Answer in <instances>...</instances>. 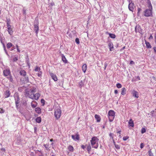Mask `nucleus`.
<instances>
[{
    "instance_id": "f257e3e1",
    "label": "nucleus",
    "mask_w": 156,
    "mask_h": 156,
    "mask_svg": "<svg viewBox=\"0 0 156 156\" xmlns=\"http://www.w3.org/2000/svg\"><path fill=\"white\" fill-rule=\"evenodd\" d=\"M147 8L144 11V16L146 17H149L152 16V7L150 0L147 1Z\"/></svg>"
},
{
    "instance_id": "f03ea898",
    "label": "nucleus",
    "mask_w": 156,
    "mask_h": 156,
    "mask_svg": "<svg viewBox=\"0 0 156 156\" xmlns=\"http://www.w3.org/2000/svg\"><path fill=\"white\" fill-rule=\"evenodd\" d=\"M99 139L96 136L93 137L90 142L91 146L93 148L97 149L99 146L98 144Z\"/></svg>"
},
{
    "instance_id": "7ed1b4c3",
    "label": "nucleus",
    "mask_w": 156,
    "mask_h": 156,
    "mask_svg": "<svg viewBox=\"0 0 156 156\" xmlns=\"http://www.w3.org/2000/svg\"><path fill=\"white\" fill-rule=\"evenodd\" d=\"M54 115L56 119H59L61 114V108L59 106H57L55 108L54 110Z\"/></svg>"
},
{
    "instance_id": "20e7f679",
    "label": "nucleus",
    "mask_w": 156,
    "mask_h": 156,
    "mask_svg": "<svg viewBox=\"0 0 156 156\" xmlns=\"http://www.w3.org/2000/svg\"><path fill=\"white\" fill-rule=\"evenodd\" d=\"M36 90L35 88L33 87L30 90L26 91L25 94L26 96L30 98V96L33 95L34 93L36 92Z\"/></svg>"
},
{
    "instance_id": "39448f33",
    "label": "nucleus",
    "mask_w": 156,
    "mask_h": 156,
    "mask_svg": "<svg viewBox=\"0 0 156 156\" xmlns=\"http://www.w3.org/2000/svg\"><path fill=\"white\" fill-rule=\"evenodd\" d=\"M115 112L112 110H110L108 112L109 121L111 122L113 120L115 117Z\"/></svg>"
},
{
    "instance_id": "423d86ee",
    "label": "nucleus",
    "mask_w": 156,
    "mask_h": 156,
    "mask_svg": "<svg viewBox=\"0 0 156 156\" xmlns=\"http://www.w3.org/2000/svg\"><path fill=\"white\" fill-rule=\"evenodd\" d=\"M40 96V94L37 93L35 94H34L33 96H30V98L32 99H35V100H37L38 99Z\"/></svg>"
},
{
    "instance_id": "0eeeda50",
    "label": "nucleus",
    "mask_w": 156,
    "mask_h": 156,
    "mask_svg": "<svg viewBox=\"0 0 156 156\" xmlns=\"http://www.w3.org/2000/svg\"><path fill=\"white\" fill-rule=\"evenodd\" d=\"M7 31L8 32L9 34L11 35L13 34V31L12 30V28L11 26L10 25L9 23H7Z\"/></svg>"
},
{
    "instance_id": "6e6552de",
    "label": "nucleus",
    "mask_w": 156,
    "mask_h": 156,
    "mask_svg": "<svg viewBox=\"0 0 156 156\" xmlns=\"http://www.w3.org/2000/svg\"><path fill=\"white\" fill-rule=\"evenodd\" d=\"M128 7L130 11L133 12L135 6H134V3L131 2L129 4Z\"/></svg>"
},
{
    "instance_id": "1a4fd4ad",
    "label": "nucleus",
    "mask_w": 156,
    "mask_h": 156,
    "mask_svg": "<svg viewBox=\"0 0 156 156\" xmlns=\"http://www.w3.org/2000/svg\"><path fill=\"white\" fill-rule=\"evenodd\" d=\"M3 73L5 76H7L10 74V72L9 68L5 69L3 71Z\"/></svg>"
},
{
    "instance_id": "9d476101",
    "label": "nucleus",
    "mask_w": 156,
    "mask_h": 156,
    "mask_svg": "<svg viewBox=\"0 0 156 156\" xmlns=\"http://www.w3.org/2000/svg\"><path fill=\"white\" fill-rule=\"evenodd\" d=\"M132 95L133 97L137 98L138 97V92L134 90H133L132 91Z\"/></svg>"
},
{
    "instance_id": "9b49d317",
    "label": "nucleus",
    "mask_w": 156,
    "mask_h": 156,
    "mask_svg": "<svg viewBox=\"0 0 156 156\" xmlns=\"http://www.w3.org/2000/svg\"><path fill=\"white\" fill-rule=\"evenodd\" d=\"M50 75L52 78L55 81H57L58 80L57 77L56 76L52 73H50Z\"/></svg>"
},
{
    "instance_id": "f8f14e48",
    "label": "nucleus",
    "mask_w": 156,
    "mask_h": 156,
    "mask_svg": "<svg viewBox=\"0 0 156 156\" xmlns=\"http://www.w3.org/2000/svg\"><path fill=\"white\" fill-rule=\"evenodd\" d=\"M135 31L136 32H138L140 33H141L142 30L141 28L139 26H136L135 28Z\"/></svg>"
},
{
    "instance_id": "ddd939ff",
    "label": "nucleus",
    "mask_w": 156,
    "mask_h": 156,
    "mask_svg": "<svg viewBox=\"0 0 156 156\" xmlns=\"http://www.w3.org/2000/svg\"><path fill=\"white\" fill-rule=\"evenodd\" d=\"M34 30L35 31L36 34L37 35L39 30V27L38 24L34 25Z\"/></svg>"
},
{
    "instance_id": "4468645a",
    "label": "nucleus",
    "mask_w": 156,
    "mask_h": 156,
    "mask_svg": "<svg viewBox=\"0 0 156 156\" xmlns=\"http://www.w3.org/2000/svg\"><path fill=\"white\" fill-rule=\"evenodd\" d=\"M72 139L75 141L79 140V138L78 135H73L72 136Z\"/></svg>"
},
{
    "instance_id": "2eb2a0df",
    "label": "nucleus",
    "mask_w": 156,
    "mask_h": 156,
    "mask_svg": "<svg viewBox=\"0 0 156 156\" xmlns=\"http://www.w3.org/2000/svg\"><path fill=\"white\" fill-rule=\"evenodd\" d=\"M15 103L16 106V107H17L18 106V104L19 103V98L17 96L16 97H15Z\"/></svg>"
},
{
    "instance_id": "dca6fc26",
    "label": "nucleus",
    "mask_w": 156,
    "mask_h": 156,
    "mask_svg": "<svg viewBox=\"0 0 156 156\" xmlns=\"http://www.w3.org/2000/svg\"><path fill=\"white\" fill-rule=\"evenodd\" d=\"M129 125V126L133 127L134 125L133 121L132 119H130L128 122Z\"/></svg>"
},
{
    "instance_id": "f3484780",
    "label": "nucleus",
    "mask_w": 156,
    "mask_h": 156,
    "mask_svg": "<svg viewBox=\"0 0 156 156\" xmlns=\"http://www.w3.org/2000/svg\"><path fill=\"white\" fill-rule=\"evenodd\" d=\"M5 98L9 97L10 95V91L9 90H6L4 93Z\"/></svg>"
},
{
    "instance_id": "a211bd4d",
    "label": "nucleus",
    "mask_w": 156,
    "mask_h": 156,
    "mask_svg": "<svg viewBox=\"0 0 156 156\" xmlns=\"http://www.w3.org/2000/svg\"><path fill=\"white\" fill-rule=\"evenodd\" d=\"M20 74L21 75L24 76L26 75V72L24 70H21L20 71Z\"/></svg>"
},
{
    "instance_id": "6ab92c4d",
    "label": "nucleus",
    "mask_w": 156,
    "mask_h": 156,
    "mask_svg": "<svg viewBox=\"0 0 156 156\" xmlns=\"http://www.w3.org/2000/svg\"><path fill=\"white\" fill-rule=\"evenodd\" d=\"M126 89L124 87L122 88V91L121 92V94L124 95L126 94Z\"/></svg>"
},
{
    "instance_id": "aec40b11",
    "label": "nucleus",
    "mask_w": 156,
    "mask_h": 156,
    "mask_svg": "<svg viewBox=\"0 0 156 156\" xmlns=\"http://www.w3.org/2000/svg\"><path fill=\"white\" fill-rule=\"evenodd\" d=\"M87 68V65L86 64H84L82 66V70L84 73H85Z\"/></svg>"
},
{
    "instance_id": "412c9836",
    "label": "nucleus",
    "mask_w": 156,
    "mask_h": 156,
    "mask_svg": "<svg viewBox=\"0 0 156 156\" xmlns=\"http://www.w3.org/2000/svg\"><path fill=\"white\" fill-rule=\"evenodd\" d=\"M108 46L110 48V51H112L113 50V45L112 43H110L108 44Z\"/></svg>"
},
{
    "instance_id": "4be33fe9",
    "label": "nucleus",
    "mask_w": 156,
    "mask_h": 156,
    "mask_svg": "<svg viewBox=\"0 0 156 156\" xmlns=\"http://www.w3.org/2000/svg\"><path fill=\"white\" fill-rule=\"evenodd\" d=\"M35 112L38 114L41 113V109L40 108H36L35 109Z\"/></svg>"
},
{
    "instance_id": "5701e85b",
    "label": "nucleus",
    "mask_w": 156,
    "mask_h": 156,
    "mask_svg": "<svg viewBox=\"0 0 156 156\" xmlns=\"http://www.w3.org/2000/svg\"><path fill=\"white\" fill-rule=\"evenodd\" d=\"M37 102L35 101H32L31 103V106L33 108H35L37 106Z\"/></svg>"
},
{
    "instance_id": "b1692460",
    "label": "nucleus",
    "mask_w": 156,
    "mask_h": 156,
    "mask_svg": "<svg viewBox=\"0 0 156 156\" xmlns=\"http://www.w3.org/2000/svg\"><path fill=\"white\" fill-rule=\"evenodd\" d=\"M95 118L97 120V121L98 122H100L101 120V118L100 116L97 115H95Z\"/></svg>"
},
{
    "instance_id": "393cba45",
    "label": "nucleus",
    "mask_w": 156,
    "mask_h": 156,
    "mask_svg": "<svg viewBox=\"0 0 156 156\" xmlns=\"http://www.w3.org/2000/svg\"><path fill=\"white\" fill-rule=\"evenodd\" d=\"M145 43L146 44V46L147 48H151V46L150 44V43L146 41H145Z\"/></svg>"
},
{
    "instance_id": "a878e982",
    "label": "nucleus",
    "mask_w": 156,
    "mask_h": 156,
    "mask_svg": "<svg viewBox=\"0 0 156 156\" xmlns=\"http://www.w3.org/2000/svg\"><path fill=\"white\" fill-rule=\"evenodd\" d=\"M62 61L65 63H67V60H66V57L64 55H62Z\"/></svg>"
},
{
    "instance_id": "bb28decb",
    "label": "nucleus",
    "mask_w": 156,
    "mask_h": 156,
    "mask_svg": "<svg viewBox=\"0 0 156 156\" xmlns=\"http://www.w3.org/2000/svg\"><path fill=\"white\" fill-rule=\"evenodd\" d=\"M68 149L71 152L73 151L74 149L73 146H69L68 147Z\"/></svg>"
},
{
    "instance_id": "cd10ccee",
    "label": "nucleus",
    "mask_w": 156,
    "mask_h": 156,
    "mask_svg": "<svg viewBox=\"0 0 156 156\" xmlns=\"http://www.w3.org/2000/svg\"><path fill=\"white\" fill-rule=\"evenodd\" d=\"M36 122L38 123H40L41 122V117H38L36 119Z\"/></svg>"
},
{
    "instance_id": "c85d7f7f",
    "label": "nucleus",
    "mask_w": 156,
    "mask_h": 156,
    "mask_svg": "<svg viewBox=\"0 0 156 156\" xmlns=\"http://www.w3.org/2000/svg\"><path fill=\"white\" fill-rule=\"evenodd\" d=\"M109 36L111 38L113 39H114L116 37L115 35L113 34H109Z\"/></svg>"
},
{
    "instance_id": "c756f323",
    "label": "nucleus",
    "mask_w": 156,
    "mask_h": 156,
    "mask_svg": "<svg viewBox=\"0 0 156 156\" xmlns=\"http://www.w3.org/2000/svg\"><path fill=\"white\" fill-rule=\"evenodd\" d=\"M13 46V45L11 43H8L7 44V47L8 48H9Z\"/></svg>"
},
{
    "instance_id": "7c9ffc66",
    "label": "nucleus",
    "mask_w": 156,
    "mask_h": 156,
    "mask_svg": "<svg viewBox=\"0 0 156 156\" xmlns=\"http://www.w3.org/2000/svg\"><path fill=\"white\" fill-rule=\"evenodd\" d=\"M8 78L11 82L12 83L14 82V80L13 79L12 76L11 75H9V77Z\"/></svg>"
},
{
    "instance_id": "2f4dec72",
    "label": "nucleus",
    "mask_w": 156,
    "mask_h": 156,
    "mask_svg": "<svg viewBox=\"0 0 156 156\" xmlns=\"http://www.w3.org/2000/svg\"><path fill=\"white\" fill-rule=\"evenodd\" d=\"M87 146V150L89 153L91 151V147L90 144L88 145H86Z\"/></svg>"
},
{
    "instance_id": "473e14b6",
    "label": "nucleus",
    "mask_w": 156,
    "mask_h": 156,
    "mask_svg": "<svg viewBox=\"0 0 156 156\" xmlns=\"http://www.w3.org/2000/svg\"><path fill=\"white\" fill-rule=\"evenodd\" d=\"M79 87H81L83 86L84 83L83 80H81V81L79 83Z\"/></svg>"
},
{
    "instance_id": "72a5a7b5",
    "label": "nucleus",
    "mask_w": 156,
    "mask_h": 156,
    "mask_svg": "<svg viewBox=\"0 0 156 156\" xmlns=\"http://www.w3.org/2000/svg\"><path fill=\"white\" fill-rule=\"evenodd\" d=\"M34 70L35 71L39 72L41 71V69L38 66H36Z\"/></svg>"
},
{
    "instance_id": "f704fd0d",
    "label": "nucleus",
    "mask_w": 156,
    "mask_h": 156,
    "mask_svg": "<svg viewBox=\"0 0 156 156\" xmlns=\"http://www.w3.org/2000/svg\"><path fill=\"white\" fill-rule=\"evenodd\" d=\"M146 132V129L144 128H142L141 130V133L142 134L145 133Z\"/></svg>"
},
{
    "instance_id": "c9c22d12",
    "label": "nucleus",
    "mask_w": 156,
    "mask_h": 156,
    "mask_svg": "<svg viewBox=\"0 0 156 156\" xmlns=\"http://www.w3.org/2000/svg\"><path fill=\"white\" fill-rule=\"evenodd\" d=\"M116 87L117 88H120L122 87V86L121 84L118 83L116 84Z\"/></svg>"
},
{
    "instance_id": "e433bc0d",
    "label": "nucleus",
    "mask_w": 156,
    "mask_h": 156,
    "mask_svg": "<svg viewBox=\"0 0 156 156\" xmlns=\"http://www.w3.org/2000/svg\"><path fill=\"white\" fill-rule=\"evenodd\" d=\"M129 138V137L127 136H124L123 138V140L124 141L127 140Z\"/></svg>"
},
{
    "instance_id": "4c0bfd02",
    "label": "nucleus",
    "mask_w": 156,
    "mask_h": 156,
    "mask_svg": "<svg viewBox=\"0 0 156 156\" xmlns=\"http://www.w3.org/2000/svg\"><path fill=\"white\" fill-rule=\"evenodd\" d=\"M115 148L117 149H119L120 148V146L116 144H115Z\"/></svg>"
},
{
    "instance_id": "58836bf2",
    "label": "nucleus",
    "mask_w": 156,
    "mask_h": 156,
    "mask_svg": "<svg viewBox=\"0 0 156 156\" xmlns=\"http://www.w3.org/2000/svg\"><path fill=\"white\" fill-rule=\"evenodd\" d=\"M75 42L77 44H79L80 41L79 39L78 38H76L75 40Z\"/></svg>"
},
{
    "instance_id": "ea45409f",
    "label": "nucleus",
    "mask_w": 156,
    "mask_h": 156,
    "mask_svg": "<svg viewBox=\"0 0 156 156\" xmlns=\"http://www.w3.org/2000/svg\"><path fill=\"white\" fill-rule=\"evenodd\" d=\"M149 156H153V154L152 153H151V150H150L148 151Z\"/></svg>"
},
{
    "instance_id": "a19ab883",
    "label": "nucleus",
    "mask_w": 156,
    "mask_h": 156,
    "mask_svg": "<svg viewBox=\"0 0 156 156\" xmlns=\"http://www.w3.org/2000/svg\"><path fill=\"white\" fill-rule=\"evenodd\" d=\"M42 74V72L41 71H40L39 72V73H38L37 75L39 77L41 76Z\"/></svg>"
},
{
    "instance_id": "79ce46f5",
    "label": "nucleus",
    "mask_w": 156,
    "mask_h": 156,
    "mask_svg": "<svg viewBox=\"0 0 156 156\" xmlns=\"http://www.w3.org/2000/svg\"><path fill=\"white\" fill-rule=\"evenodd\" d=\"M141 11V8H138V14H140V12Z\"/></svg>"
},
{
    "instance_id": "37998d69",
    "label": "nucleus",
    "mask_w": 156,
    "mask_h": 156,
    "mask_svg": "<svg viewBox=\"0 0 156 156\" xmlns=\"http://www.w3.org/2000/svg\"><path fill=\"white\" fill-rule=\"evenodd\" d=\"M3 47H4V51L6 53V54L7 55H8V54L7 53V52L6 51V48H5V45H3Z\"/></svg>"
},
{
    "instance_id": "c03bdc74",
    "label": "nucleus",
    "mask_w": 156,
    "mask_h": 156,
    "mask_svg": "<svg viewBox=\"0 0 156 156\" xmlns=\"http://www.w3.org/2000/svg\"><path fill=\"white\" fill-rule=\"evenodd\" d=\"M108 64L106 62H105V68H104V69L105 70L106 69V67H107L108 66Z\"/></svg>"
},
{
    "instance_id": "a18cd8bd",
    "label": "nucleus",
    "mask_w": 156,
    "mask_h": 156,
    "mask_svg": "<svg viewBox=\"0 0 156 156\" xmlns=\"http://www.w3.org/2000/svg\"><path fill=\"white\" fill-rule=\"evenodd\" d=\"M144 143H141L140 144V146L141 148L142 149V148H143L144 147Z\"/></svg>"
},
{
    "instance_id": "49530a36",
    "label": "nucleus",
    "mask_w": 156,
    "mask_h": 156,
    "mask_svg": "<svg viewBox=\"0 0 156 156\" xmlns=\"http://www.w3.org/2000/svg\"><path fill=\"white\" fill-rule=\"evenodd\" d=\"M4 112V111L2 109H1L0 108V113H3Z\"/></svg>"
},
{
    "instance_id": "de8ad7c7",
    "label": "nucleus",
    "mask_w": 156,
    "mask_h": 156,
    "mask_svg": "<svg viewBox=\"0 0 156 156\" xmlns=\"http://www.w3.org/2000/svg\"><path fill=\"white\" fill-rule=\"evenodd\" d=\"M18 60V58L17 57H15L13 58V61H16Z\"/></svg>"
},
{
    "instance_id": "09e8293b",
    "label": "nucleus",
    "mask_w": 156,
    "mask_h": 156,
    "mask_svg": "<svg viewBox=\"0 0 156 156\" xmlns=\"http://www.w3.org/2000/svg\"><path fill=\"white\" fill-rule=\"evenodd\" d=\"M29 81V79L28 77L25 78V81L27 82H28Z\"/></svg>"
},
{
    "instance_id": "8fccbe9b",
    "label": "nucleus",
    "mask_w": 156,
    "mask_h": 156,
    "mask_svg": "<svg viewBox=\"0 0 156 156\" xmlns=\"http://www.w3.org/2000/svg\"><path fill=\"white\" fill-rule=\"evenodd\" d=\"M154 111H152L151 112V114L153 116H154Z\"/></svg>"
},
{
    "instance_id": "3c124183",
    "label": "nucleus",
    "mask_w": 156,
    "mask_h": 156,
    "mask_svg": "<svg viewBox=\"0 0 156 156\" xmlns=\"http://www.w3.org/2000/svg\"><path fill=\"white\" fill-rule=\"evenodd\" d=\"M81 148L83 149H84L86 147V146H84V145H82L81 146Z\"/></svg>"
},
{
    "instance_id": "603ef678",
    "label": "nucleus",
    "mask_w": 156,
    "mask_h": 156,
    "mask_svg": "<svg viewBox=\"0 0 156 156\" xmlns=\"http://www.w3.org/2000/svg\"><path fill=\"white\" fill-rule=\"evenodd\" d=\"M153 38V37L152 35H151L150 37L149 38V39H152Z\"/></svg>"
},
{
    "instance_id": "864d4df0",
    "label": "nucleus",
    "mask_w": 156,
    "mask_h": 156,
    "mask_svg": "<svg viewBox=\"0 0 156 156\" xmlns=\"http://www.w3.org/2000/svg\"><path fill=\"white\" fill-rule=\"evenodd\" d=\"M1 150L2 151H5V149L4 148H1Z\"/></svg>"
},
{
    "instance_id": "5fc2aeb1",
    "label": "nucleus",
    "mask_w": 156,
    "mask_h": 156,
    "mask_svg": "<svg viewBox=\"0 0 156 156\" xmlns=\"http://www.w3.org/2000/svg\"><path fill=\"white\" fill-rule=\"evenodd\" d=\"M130 63V64H134V62L133 61H131Z\"/></svg>"
},
{
    "instance_id": "6e6d98bb",
    "label": "nucleus",
    "mask_w": 156,
    "mask_h": 156,
    "mask_svg": "<svg viewBox=\"0 0 156 156\" xmlns=\"http://www.w3.org/2000/svg\"><path fill=\"white\" fill-rule=\"evenodd\" d=\"M44 146L46 149L48 150L49 149L48 147L46 146V145L44 144Z\"/></svg>"
},
{
    "instance_id": "4d7b16f0",
    "label": "nucleus",
    "mask_w": 156,
    "mask_h": 156,
    "mask_svg": "<svg viewBox=\"0 0 156 156\" xmlns=\"http://www.w3.org/2000/svg\"><path fill=\"white\" fill-rule=\"evenodd\" d=\"M125 46H124L122 48H121V49H120V51H122V50H123L124 49H125Z\"/></svg>"
},
{
    "instance_id": "13d9d810",
    "label": "nucleus",
    "mask_w": 156,
    "mask_h": 156,
    "mask_svg": "<svg viewBox=\"0 0 156 156\" xmlns=\"http://www.w3.org/2000/svg\"><path fill=\"white\" fill-rule=\"evenodd\" d=\"M114 93L115 94H116L118 93V91L117 90H115L114 91Z\"/></svg>"
},
{
    "instance_id": "bf43d9fd",
    "label": "nucleus",
    "mask_w": 156,
    "mask_h": 156,
    "mask_svg": "<svg viewBox=\"0 0 156 156\" xmlns=\"http://www.w3.org/2000/svg\"><path fill=\"white\" fill-rule=\"evenodd\" d=\"M154 52L156 53V47H154Z\"/></svg>"
},
{
    "instance_id": "052dcab7",
    "label": "nucleus",
    "mask_w": 156,
    "mask_h": 156,
    "mask_svg": "<svg viewBox=\"0 0 156 156\" xmlns=\"http://www.w3.org/2000/svg\"><path fill=\"white\" fill-rule=\"evenodd\" d=\"M41 101L42 103H43L44 102V99H42L41 100Z\"/></svg>"
},
{
    "instance_id": "680f3d73",
    "label": "nucleus",
    "mask_w": 156,
    "mask_h": 156,
    "mask_svg": "<svg viewBox=\"0 0 156 156\" xmlns=\"http://www.w3.org/2000/svg\"><path fill=\"white\" fill-rule=\"evenodd\" d=\"M12 48H13L11 50V51H12L13 50H14V49H15V47H14V46H12Z\"/></svg>"
},
{
    "instance_id": "e2e57ef3",
    "label": "nucleus",
    "mask_w": 156,
    "mask_h": 156,
    "mask_svg": "<svg viewBox=\"0 0 156 156\" xmlns=\"http://www.w3.org/2000/svg\"><path fill=\"white\" fill-rule=\"evenodd\" d=\"M17 49V51L19 52H20V50L19 49V48H18V49Z\"/></svg>"
},
{
    "instance_id": "0e129e2a",
    "label": "nucleus",
    "mask_w": 156,
    "mask_h": 156,
    "mask_svg": "<svg viewBox=\"0 0 156 156\" xmlns=\"http://www.w3.org/2000/svg\"><path fill=\"white\" fill-rule=\"evenodd\" d=\"M137 78L138 79V80H140V77L138 76H137Z\"/></svg>"
},
{
    "instance_id": "69168bd1",
    "label": "nucleus",
    "mask_w": 156,
    "mask_h": 156,
    "mask_svg": "<svg viewBox=\"0 0 156 156\" xmlns=\"http://www.w3.org/2000/svg\"><path fill=\"white\" fill-rule=\"evenodd\" d=\"M121 133V131H118V132H117V133H119V134H120V133Z\"/></svg>"
},
{
    "instance_id": "338daca9",
    "label": "nucleus",
    "mask_w": 156,
    "mask_h": 156,
    "mask_svg": "<svg viewBox=\"0 0 156 156\" xmlns=\"http://www.w3.org/2000/svg\"><path fill=\"white\" fill-rule=\"evenodd\" d=\"M16 47L17 49L19 48V47L17 45H16Z\"/></svg>"
},
{
    "instance_id": "774afa93",
    "label": "nucleus",
    "mask_w": 156,
    "mask_h": 156,
    "mask_svg": "<svg viewBox=\"0 0 156 156\" xmlns=\"http://www.w3.org/2000/svg\"><path fill=\"white\" fill-rule=\"evenodd\" d=\"M16 47L17 49L19 48V47L17 45H16Z\"/></svg>"
}]
</instances>
